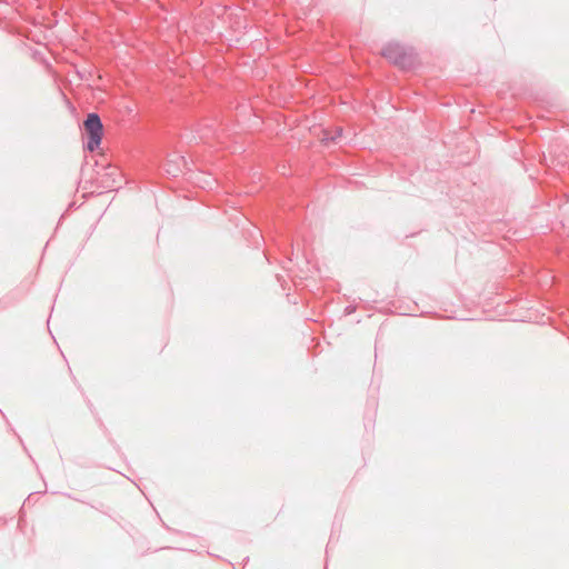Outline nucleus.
Listing matches in <instances>:
<instances>
[{
    "label": "nucleus",
    "mask_w": 569,
    "mask_h": 569,
    "mask_svg": "<svg viewBox=\"0 0 569 569\" xmlns=\"http://www.w3.org/2000/svg\"><path fill=\"white\" fill-rule=\"evenodd\" d=\"M356 311V306L349 305L345 308V315L349 316Z\"/></svg>",
    "instance_id": "nucleus-4"
},
{
    "label": "nucleus",
    "mask_w": 569,
    "mask_h": 569,
    "mask_svg": "<svg viewBox=\"0 0 569 569\" xmlns=\"http://www.w3.org/2000/svg\"><path fill=\"white\" fill-rule=\"evenodd\" d=\"M88 407L90 409L91 412L94 411V408H93V405L88 400Z\"/></svg>",
    "instance_id": "nucleus-5"
},
{
    "label": "nucleus",
    "mask_w": 569,
    "mask_h": 569,
    "mask_svg": "<svg viewBox=\"0 0 569 569\" xmlns=\"http://www.w3.org/2000/svg\"><path fill=\"white\" fill-rule=\"evenodd\" d=\"M381 56L405 71L412 70L417 62L413 48L399 42H388L381 49Z\"/></svg>",
    "instance_id": "nucleus-1"
},
{
    "label": "nucleus",
    "mask_w": 569,
    "mask_h": 569,
    "mask_svg": "<svg viewBox=\"0 0 569 569\" xmlns=\"http://www.w3.org/2000/svg\"><path fill=\"white\" fill-rule=\"evenodd\" d=\"M34 493H29V497L27 499V501H30L31 497L33 496Z\"/></svg>",
    "instance_id": "nucleus-6"
},
{
    "label": "nucleus",
    "mask_w": 569,
    "mask_h": 569,
    "mask_svg": "<svg viewBox=\"0 0 569 569\" xmlns=\"http://www.w3.org/2000/svg\"><path fill=\"white\" fill-rule=\"evenodd\" d=\"M343 129L341 127H338L335 129L333 134L329 136L326 133V140L336 142L340 137H342Z\"/></svg>",
    "instance_id": "nucleus-3"
},
{
    "label": "nucleus",
    "mask_w": 569,
    "mask_h": 569,
    "mask_svg": "<svg viewBox=\"0 0 569 569\" xmlns=\"http://www.w3.org/2000/svg\"><path fill=\"white\" fill-rule=\"evenodd\" d=\"M83 129L87 134L86 149L90 152L97 150L102 141L103 124L97 112L87 114L83 121Z\"/></svg>",
    "instance_id": "nucleus-2"
}]
</instances>
